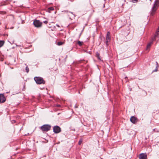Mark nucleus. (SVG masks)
Here are the masks:
<instances>
[{"label": "nucleus", "instance_id": "1", "mask_svg": "<svg viewBox=\"0 0 159 159\" xmlns=\"http://www.w3.org/2000/svg\"><path fill=\"white\" fill-rule=\"evenodd\" d=\"M159 6V0H155L153 7L152 8L150 15L153 16Z\"/></svg>", "mask_w": 159, "mask_h": 159}, {"label": "nucleus", "instance_id": "2", "mask_svg": "<svg viewBox=\"0 0 159 159\" xmlns=\"http://www.w3.org/2000/svg\"><path fill=\"white\" fill-rule=\"evenodd\" d=\"M51 126L50 125L48 124H45L41 126L40 128V129L43 132H47L50 130L51 129Z\"/></svg>", "mask_w": 159, "mask_h": 159}, {"label": "nucleus", "instance_id": "3", "mask_svg": "<svg viewBox=\"0 0 159 159\" xmlns=\"http://www.w3.org/2000/svg\"><path fill=\"white\" fill-rule=\"evenodd\" d=\"M34 80L37 84H44L45 83L43 79L40 77H35Z\"/></svg>", "mask_w": 159, "mask_h": 159}, {"label": "nucleus", "instance_id": "4", "mask_svg": "<svg viewBox=\"0 0 159 159\" xmlns=\"http://www.w3.org/2000/svg\"><path fill=\"white\" fill-rule=\"evenodd\" d=\"M110 33L108 31L107 32L106 37V44L107 46L108 45V43L110 42Z\"/></svg>", "mask_w": 159, "mask_h": 159}, {"label": "nucleus", "instance_id": "5", "mask_svg": "<svg viewBox=\"0 0 159 159\" xmlns=\"http://www.w3.org/2000/svg\"><path fill=\"white\" fill-rule=\"evenodd\" d=\"M53 131L55 134H57L61 131V129L59 126L56 125L53 127Z\"/></svg>", "mask_w": 159, "mask_h": 159}, {"label": "nucleus", "instance_id": "6", "mask_svg": "<svg viewBox=\"0 0 159 159\" xmlns=\"http://www.w3.org/2000/svg\"><path fill=\"white\" fill-rule=\"evenodd\" d=\"M42 22L40 21L39 20H34L33 22V24L35 27H39L41 26Z\"/></svg>", "mask_w": 159, "mask_h": 159}, {"label": "nucleus", "instance_id": "7", "mask_svg": "<svg viewBox=\"0 0 159 159\" xmlns=\"http://www.w3.org/2000/svg\"><path fill=\"white\" fill-rule=\"evenodd\" d=\"M130 120L131 122L133 124H135L138 121L137 118L134 116L131 117Z\"/></svg>", "mask_w": 159, "mask_h": 159}, {"label": "nucleus", "instance_id": "8", "mask_svg": "<svg viewBox=\"0 0 159 159\" xmlns=\"http://www.w3.org/2000/svg\"><path fill=\"white\" fill-rule=\"evenodd\" d=\"M139 159H147V155L146 153H141L139 155Z\"/></svg>", "mask_w": 159, "mask_h": 159}, {"label": "nucleus", "instance_id": "9", "mask_svg": "<svg viewBox=\"0 0 159 159\" xmlns=\"http://www.w3.org/2000/svg\"><path fill=\"white\" fill-rule=\"evenodd\" d=\"M6 98L5 97L4 95L2 94H0V102L1 103H3L5 102Z\"/></svg>", "mask_w": 159, "mask_h": 159}, {"label": "nucleus", "instance_id": "10", "mask_svg": "<svg viewBox=\"0 0 159 159\" xmlns=\"http://www.w3.org/2000/svg\"><path fill=\"white\" fill-rule=\"evenodd\" d=\"M159 35V32L156 31V33L155 34V35H154V37L152 38V40H153L154 41L156 39H155L157 37H158Z\"/></svg>", "mask_w": 159, "mask_h": 159}, {"label": "nucleus", "instance_id": "11", "mask_svg": "<svg viewBox=\"0 0 159 159\" xmlns=\"http://www.w3.org/2000/svg\"><path fill=\"white\" fill-rule=\"evenodd\" d=\"M153 41L154 40H152V41L151 42H150V43H148V45H147V48H146L147 50H148V48H150V47H151V45L153 43Z\"/></svg>", "mask_w": 159, "mask_h": 159}, {"label": "nucleus", "instance_id": "12", "mask_svg": "<svg viewBox=\"0 0 159 159\" xmlns=\"http://www.w3.org/2000/svg\"><path fill=\"white\" fill-rule=\"evenodd\" d=\"M4 42L2 40H0V47H2L4 44Z\"/></svg>", "mask_w": 159, "mask_h": 159}, {"label": "nucleus", "instance_id": "13", "mask_svg": "<svg viewBox=\"0 0 159 159\" xmlns=\"http://www.w3.org/2000/svg\"><path fill=\"white\" fill-rule=\"evenodd\" d=\"M65 12L68 13V15L69 16H70L71 15H74L73 13L71 12L68 11H65Z\"/></svg>", "mask_w": 159, "mask_h": 159}, {"label": "nucleus", "instance_id": "14", "mask_svg": "<svg viewBox=\"0 0 159 159\" xmlns=\"http://www.w3.org/2000/svg\"><path fill=\"white\" fill-rule=\"evenodd\" d=\"M96 56L98 59L101 60V59L100 57V54L99 53L97 52L96 54Z\"/></svg>", "mask_w": 159, "mask_h": 159}, {"label": "nucleus", "instance_id": "15", "mask_svg": "<svg viewBox=\"0 0 159 159\" xmlns=\"http://www.w3.org/2000/svg\"><path fill=\"white\" fill-rule=\"evenodd\" d=\"M77 44L78 45H79L80 46L83 45V42L79 41L77 42Z\"/></svg>", "mask_w": 159, "mask_h": 159}, {"label": "nucleus", "instance_id": "16", "mask_svg": "<svg viewBox=\"0 0 159 159\" xmlns=\"http://www.w3.org/2000/svg\"><path fill=\"white\" fill-rule=\"evenodd\" d=\"M63 44V43L62 42H58L57 45L59 46H60L62 45Z\"/></svg>", "mask_w": 159, "mask_h": 159}, {"label": "nucleus", "instance_id": "17", "mask_svg": "<svg viewBox=\"0 0 159 159\" xmlns=\"http://www.w3.org/2000/svg\"><path fill=\"white\" fill-rule=\"evenodd\" d=\"M25 70H26V71L27 73H28V72H29V68H28V67L27 66L26 68H25Z\"/></svg>", "mask_w": 159, "mask_h": 159}, {"label": "nucleus", "instance_id": "18", "mask_svg": "<svg viewBox=\"0 0 159 159\" xmlns=\"http://www.w3.org/2000/svg\"><path fill=\"white\" fill-rule=\"evenodd\" d=\"M48 9L49 11H53L54 10V8L53 7H49L48 8Z\"/></svg>", "mask_w": 159, "mask_h": 159}, {"label": "nucleus", "instance_id": "19", "mask_svg": "<svg viewBox=\"0 0 159 159\" xmlns=\"http://www.w3.org/2000/svg\"><path fill=\"white\" fill-rule=\"evenodd\" d=\"M138 0H131V2L134 3L136 2Z\"/></svg>", "mask_w": 159, "mask_h": 159}, {"label": "nucleus", "instance_id": "20", "mask_svg": "<svg viewBox=\"0 0 159 159\" xmlns=\"http://www.w3.org/2000/svg\"><path fill=\"white\" fill-rule=\"evenodd\" d=\"M158 70V68L156 67V69L152 71V72H157Z\"/></svg>", "mask_w": 159, "mask_h": 159}, {"label": "nucleus", "instance_id": "21", "mask_svg": "<svg viewBox=\"0 0 159 159\" xmlns=\"http://www.w3.org/2000/svg\"><path fill=\"white\" fill-rule=\"evenodd\" d=\"M82 139H80V140L79 141V143H78V144H79V145H80V144L81 143H82Z\"/></svg>", "mask_w": 159, "mask_h": 159}, {"label": "nucleus", "instance_id": "22", "mask_svg": "<svg viewBox=\"0 0 159 159\" xmlns=\"http://www.w3.org/2000/svg\"><path fill=\"white\" fill-rule=\"evenodd\" d=\"M156 65H157L156 67L158 68L159 66V65L157 61L156 62Z\"/></svg>", "mask_w": 159, "mask_h": 159}, {"label": "nucleus", "instance_id": "23", "mask_svg": "<svg viewBox=\"0 0 159 159\" xmlns=\"http://www.w3.org/2000/svg\"><path fill=\"white\" fill-rule=\"evenodd\" d=\"M43 22L45 24H47L48 23V21L47 20L44 21H43Z\"/></svg>", "mask_w": 159, "mask_h": 159}, {"label": "nucleus", "instance_id": "24", "mask_svg": "<svg viewBox=\"0 0 159 159\" xmlns=\"http://www.w3.org/2000/svg\"><path fill=\"white\" fill-rule=\"evenodd\" d=\"M12 123H15L16 121L14 120H13L12 121Z\"/></svg>", "mask_w": 159, "mask_h": 159}, {"label": "nucleus", "instance_id": "25", "mask_svg": "<svg viewBox=\"0 0 159 159\" xmlns=\"http://www.w3.org/2000/svg\"><path fill=\"white\" fill-rule=\"evenodd\" d=\"M56 106L58 107H59L60 106V105L59 104H57L56 105Z\"/></svg>", "mask_w": 159, "mask_h": 159}, {"label": "nucleus", "instance_id": "26", "mask_svg": "<svg viewBox=\"0 0 159 159\" xmlns=\"http://www.w3.org/2000/svg\"><path fill=\"white\" fill-rule=\"evenodd\" d=\"M157 32H159V27H158V29L157 31Z\"/></svg>", "mask_w": 159, "mask_h": 159}, {"label": "nucleus", "instance_id": "27", "mask_svg": "<svg viewBox=\"0 0 159 159\" xmlns=\"http://www.w3.org/2000/svg\"><path fill=\"white\" fill-rule=\"evenodd\" d=\"M156 130V129H153V131H156V130Z\"/></svg>", "mask_w": 159, "mask_h": 159}, {"label": "nucleus", "instance_id": "28", "mask_svg": "<svg viewBox=\"0 0 159 159\" xmlns=\"http://www.w3.org/2000/svg\"><path fill=\"white\" fill-rule=\"evenodd\" d=\"M57 25V26L58 27H59V25Z\"/></svg>", "mask_w": 159, "mask_h": 159}, {"label": "nucleus", "instance_id": "29", "mask_svg": "<svg viewBox=\"0 0 159 159\" xmlns=\"http://www.w3.org/2000/svg\"><path fill=\"white\" fill-rule=\"evenodd\" d=\"M81 33L80 34V36L81 35Z\"/></svg>", "mask_w": 159, "mask_h": 159}, {"label": "nucleus", "instance_id": "30", "mask_svg": "<svg viewBox=\"0 0 159 159\" xmlns=\"http://www.w3.org/2000/svg\"><path fill=\"white\" fill-rule=\"evenodd\" d=\"M150 1H152V0H150Z\"/></svg>", "mask_w": 159, "mask_h": 159}]
</instances>
